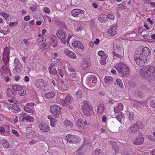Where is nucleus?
<instances>
[{"instance_id":"09e8293b","label":"nucleus","mask_w":155,"mask_h":155,"mask_svg":"<svg viewBox=\"0 0 155 155\" xmlns=\"http://www.w3.org/2000/svg\"><path fill=\"white\" fill-rule=\"evenodd\" d=\"M51 40L53 42H56L57 41V39L55 35H52L51 36Z\"/></svg>"},{"instance_id":"9d476101","label":"nucleus","mask_w":155,"mask_h":155,"mask_svg":"<svg viewBox=\"0 0 155 155\" xmlns=\"http://www.w3.org/2000/svg\"><path fill=\"white\" fill-rule=\"evenodd\" d=\"M14 64L15 65V69L17 73H19L22 70V65L17 58H15Z\"/></svg>"},{"instance_id":"473e14b6","label":"nucleus","mask_w":155,"mask_h":155,"mask_svg":"<svg viewBox=\"0 0 155 155\" xmlns=\"http://www.w3.org/2000/svg\"><path fill=\"white\" fill-rule=\"evenodd\" d=\"M104 109V105L103 104H101L98 107L97 111L99 114H102Z\"/></svg>"},{"instance_id":"7c9ffc66","label":"nucleus","mask_w":155,"mask_h":155,"mask_svg":"<svg viewBox=\"0 0 155 155\" xmlns=\"http://www.w3.org/2000/svg\"><path fill=\"white\" fill-rule=\"evenodd\" d=\"M104 80L106 84H111L113 81V78L110 76H106Z\"/></svg>"},{"instance_id":"603ef678","label":"nucleus","mask_w":155,"mask_h":155,"mask_svg":"<svg viewBox=\"0 0 155 155\" xmlns=\"http://www.w3.org/2000/svg\"><path fill=\"white\" fill-rule=\"evenodd\" d=\"M113 53L114 57H116L120 59H121L123 57V56L116 53L115 52H113Z\"/></svg>"},{"instance_id":"774afa93","label":"nucleus","mask_w":155,"mask_h":155,"mask_svg":"<svg viewBox=\"0 0 155 155\" xmlns=\"http://www.w3.org/2000/svg\"><path fill=\"white\" fill-rule=\"evenodd\" d=\"M58 71L61 78H63L64 75L63 72L59 68H58Z\"/></svg>"},{"instance_id":"4c0bfd02","label":"nucleus","mask_w":155,"mask_h":155,"mask_svg":"<svg viewBox=\"0 0 155 155\" xmlns=\"http://www.w3.org/2000/svg\"><path fill=\"white\" fill-rule=\"evenodd\" d=\"M1 144L3 146L6 148H8L9 147L8 142L6 140H3L1 141Z\"/></svg>"},{"instance_id":"423d86ee","label":"nucleus","mask_w":155,"mask_h":155,"mask_svg":"<svg viewBox=\"0 0 155 155\" xmlns=\"http://www.w3.org/2000/svg\"><path fill=\"white\" fill-rule=\"evenodd\" d=\"M50 110L53 116L55 118H58L61 113V107L57 104L51 106L50 107Z\"/></svg>"},{"instance_id":"58836bf2","label":"nucleus","mask_w":155,"mask_h":155,"mask_svg":"<svg viewBox=\"0 0 155 155\" xmlns=\"http://www.w3.org/2000/svg\"><path fill=\"white\" fill-rule=\"evenodd\" d=\"M26 115V114H22L21 113L18 115V119L20 121H24L25 119V117Z\"/></svg>"},{"instance_id":"79ce46f5","label":"nucleus","mask_w":155,"mask_h":155,"mask_svg":"<svg viewBox=\"0 0 155 155\" xmlns=\"http://www.w3.org/2000/svg\"><path fill=\"white\" fill-rule=\"evenodd\" d=\"M0 15L5 19H6L10 16L9 14L5 12H0Z\"/></svg>"},{"instance_id":"cd10ccee","label":"nucleus","mask_w":155,"mask_h":155,"mask_svg":"<svg viewBox=\"0 0 155 155\" xmlns=\"http://www.w3.org/2000/svg\"><path fill=\"white\" fill-rule=\"evenodd\" d=\"M118 120L120 122L124 121L125 119L124 114L122 112H120L118 114L117 117Z\"/></svg>"},{"instance_id":"f257e3e1","label":"nucleus","mask_w":155,"mask_h":155,"mask_svg":"<svg viewBox=\"0 0 155 155\" xmlns=\"http://www.w3.org/2000/svg\"><path fill=\"white\" fill-rule=\"evenodd\" d=\"M155 72V67L151 65L143 67L139 71L141 76L144 78H148L153 75Z\"/></svg>"},{"instance_id":"338daca9","label":"nucleus","mask_w":155,"mask_h":155,"mask_svg":"<svg viewBox=\"0 0 155 155\" xmlns=\"http://www.w3.org/2000/svg\"><path fill=\"white\" fill-rule=\"evenodd\" d=\"M148 138L149 140L151 141H155V137H154L153 136L150 135L148 136Z\"/></svg>"},{"instance_id":"052dcab7","label":"nucleus","mask_w":155,"mask_h":155,"mask_svg":"<svg viewBox=\"0 0 155 155\" xmlns=\"http://www.w3.org/2000/svg\"><path fill=\"white\" fill-rule=\"evenodd\" d=\"M12 133L15 135L17 137H18L19 136V134L18 131L15 130L13 129L12 131Z\"/></svg>"},{"instance_id":"5701e85b","label":"nucleus","mask_w":155,"mask_h":155,"mask_svg":"<svg viewBox=\"0 0 155 155\" xmlns=\"http://www.w3.org/2000/svg\"><path fill=\"white\" fill-rule=\"evenodd\" d=\"M44 80L42 79H38L35 81V84L37 88H41L44 86Z\"/></svg>"},{"instance_id":"a878e982","label":"nucleus","mask_w":155,"mask_h":155,"mask_svg":"<svg viewBox=\"0 0 155 155\" xmlns=\"http://www.w3.org/2000/svg\"><path fill=\"white\" fill-rule=\"evenodd\" d=\"M48 70L50 73L51 74L55 75L57 73L56 68L54 66H52V64L50 65Z\"/></svg>"},{"instance_id":"2eb2a0df","label":"nucleus","mask_w":155,"mask_h":155,"mask_svg":"<svg viewBox=\"0 0 155 155\" xmlns=\"http://www.w3.org/2000/svg\"><path fill=\"white\" fill-rule=\"evenodd\" d=\"M51 64H52L53 66H55L58 67L61 65V61L54 57L51 58Z\"/></svg>"},{"instance_id":"a211bd4d","label":"nucleus","mask_w":155,"mask_h":155,"mask_svg":"<svg viewBox=\"0 0 155 155\" xmlns=\"http://www.w3.org/2000/svg\"><path fill=\"white\" fill-rule=\"evenodd\" d=\"M6 93L8 97H14L16 94V92L12 88H8L7 89Z\"/></svg>"},{"instance_id":"7ed1b4c3","label":"nucleus","mask_w":155,"mask_h":155,"mask_svg":"<svg viewBox=\"0 0 155 155\" xmlns=\"http://www.w3.org/2000/svg\"><path fill=\"white\" fill-rule=\"evenodd\" d=\"M114 67L123 76H127L130 72L128 66L122 63L117 64L114 65Z\"/></svg>"},{"instance_id":"8fccbe9b","label":"nucleus","mask_w":155,"mask_h":155,"mask_svg":"<svg viewBox=\"0 0 155 155\" xmlns=\"http://www.w3.org/2000/svg\"><path fill=\"white\" fill-rule=\"evenodd\" d=\"M67 66L69 71L74 72L76 71L75 69L71 67L69 64H67Z\"/></svg>"},{"instance_id":"0eeeda50","label":"nucleus","mask_w":155,"mask_h":155,"mask_svg":"<svg viewBox=\"0 0 155 155\" xmlns=\"http://www.w3.org/2000/svg\"><path fill=\"white\" fill-rule=\"evenodd\" d=\"M143 127V124L141 122L137 121L136 123L131 126L129 128V134L130 135L135 134L140 129H141Z\"/></svg>"},{"instance_id":"20e7f679","label":"nucleus","mask_w":155,"mask_h":155,"mask_svg":"<svg viewBox=\"0 0 155 155\" xmlns=\"http://www.w3.org/2000/svg\"><path fill=\"white\" fill-rule=\"evenodd\" d=\"M147 56L140 54H136L134 56V60L137 64L139 66L142 67L144 66L147 62Z\"/></svg>"},{"instance_id":"680f3d73","label":"nucleus","mask_w":155,"mask_h":155,"mask_svg":"<svg viewBox=\"0 0 155 155\" xmlns=\"http://www.w3.org/2000/svg\"><path fill=\"white\" fill-rule=\"evenodd\" d=\"M90 141V139L88 138H84V143L86 144H90L89 142Z\"/></svg>"},{"instance_id":"f704fd0d","label":"nucleus","mask_w":155,"mask_h":155,"mask_svg":"<svg viewBox=\"0 0 155 155\" xmlns=\"http://www.w3.org/2000/svg\"><path fill=\"white\" fill-rule=\"evenodd\" d=\"M55 95V94L54 92H50L46 94L45 97L47 99H51L53 98Z\"/></svg>"},{"instance_id":"4be33fe9","label":"nucleus","mask_w":155,"mask_h":155,"mask_svg":"<svg viewBox=\"0 0 155 155\" xmlns=\"http://www.w3.org/2000/svg\"><path fill=\"white\" fill-rule=\"evenodd\" d=\"M38 127L43 132H47L50 130V126L46 124H40Z\"/></svg>"},{"instance_id":"f03ea898","label":"nucleus","mask_w":155,"mask_h":155,"mask_svg":"<svg viewBox=\"0 0 155 155\" xmlns=\"http://www.w3.org/2000/svg\"><path fill=\"white\" fill-rule=\"evenodd\" d=\"M81 109L86 116H90L93 111V108L89 102L87 101H83L81 104Z\"/></svg>"},{"instance_id":"a19ab883","label":"nucleus","mask_w":155,"mask_h":155,"mask_svg":"<svg viewBox=\"0 0 155 155\" xmlns=\"http://www.w3.org/2000/svg\"><path fill=\"white\" fill-rule=\"evenodd\" d=\"M57 120L55 119H53L50 120V124L51 126L53 127H55L56 126Z\"/></svg>"},{"instance_id":"dca6fc26","label":"nucleus","mask_w":155,"mask_h":155,"mask_svg":"<svg viewBox=\"0 0 155 155\" xmlns=\"http://www.w3.org/2000/svg\"><path fill=\"white\" fill-rule=\"evenodd\" d=\"M139 54L146 56L148 58L151 54L150 51L148 48L145 47L143 48L142 51Z\"/></svg>"},{"instance_id":"6ab92c4d","label":"nucleus","mask_w":155,"mask_h":155,"mask_svg":"<svg viewBox=\"0 0 155 155\" xmlns=\"http://www.w3.org/2000/svg\"><path fill=\"white\" fill-rule=\"evenodd\" d=\"M117 26H114L108 30L107 32L110 36H114L117 33Z\"/></svg>"},{"instance_id":"0e129e2a","label":"nucleus","mask_w":155,"mask_h":155,"mask_svg":"<svg viewBox=\"0 0 155 155\" xmlns=\"http://www.w3.org/2000/svg\"><path fill=\"white\" fill-rule=\"evenodd\" d=\"M0 117L1 118V120H8L9 121V119L6 116H4L2 114H0Z\"/></svg>"},{"instance_id":"de8ad7c7","label":"nucleus","mask_w":155,"mask_h":155,"mask_svg":"<svg viewBox=\"0 0 155 155\" xmlns=\"http://www.w3.org/2000/svg\"><path fill=\"white\" fill-rule=\"evenodd\" d=\"M24 110L25 111L31 113H33L34 111L28 107H24Z\"/></svg>"},{"instance_id":"aec40b11","label":"nucleus","mask_w":155,"mask_h":155,"mask_svg":"<svg viewBox=\"0 0 155 155\" xmlns=\"http://www.w3.org/2000/svg\"><path fill=\"white\" fill-rule=\"evenodd\" d=\"M64 53L66 55L71 58L75 59L76 58L77 56L74 53L67 49L64 51Z\"/></svg>"},{"instance_id":"2f4dec72","label":"nucleus","mask_w":155,"mask_h":155,"mask_svg":"<svg viewBox=\"0 0 155 155\" xmlns=\"http://www.w3.org/2000/svg\"><path fill=\"white\" fill-rule=\"evenodd\" d=\"M107 19V15L101 14L98 18V20L101 23L105 22Z\"/></svg>"},{"instance_id":"f3484780","label":"nucleus","mask_w":155,"mask_h":155,"mask_svg":"<svg viewBox=\"0 0 155 155\" xmlns=\"http://www.w3.org/2000/svg\"><path fill=\"white\" fill-rule=\"evenodd\" d=\"M144 139L142 136L138 137L133 142V144L135 145H140L143 143Z\"/></svg>"},{"instance_id":"bb28decb","label":"nucleus","mask_w":155,"mask_h":155,"mask_svg":"<svg viewBox=\"0 0 155 155\" xmlns=\"http://www.w3.org/2000/svg\"><path fill=\"white\" fill-rule=\"evenodd\" d=\"M113 48L114 50L117 53H120L121 51H123V54L124 55V52L123 50L118 44L115 43L114 46Z\"/></svg>"},{"instance_id":"b1692460","label":"nucleus","mask_w":155,"mask_h":155,"mask_svg":"<svg viewBox=\"0 0 155 155\" xmlns=\"http://www.w3.org/2000/svg\"><path fill=\"white\" fill-rule=\"evenodd\" d=\"M10 52L7 47L4 49V51L3 52V58H5L7 60H9Z\"/></svg>"},{"instance_id":"1a4fd4ad","label":"nucleus","mask_w":155,"mask_h":155,"mask_svg":"<svg viewBox=\"0 0 155 155\" xmlns=\"http://www.w3.org/2000/svg\"><path fill=\"white\" fill-rule=\"evenodd\" d=\"M88 124L86 120H83L81 118L77 120L76 122L77 127L80 129H85Z\"/></svg>"},{"instance_id":"bf43d9fd","label":"nucleus","mask_w":155,"mask_h":155,"mask_svg":"<svg viewBox=\"0 0 155 155\" xmlns=\"http://www.w3.org/2000/svg\"><path fill=\"white\" fill-rule=\"evenodd\" d=\"M107 19L110 20H113L114 18V16L113 15L111 14H108L107 15Z\"/></svg>"},{"instance_id":"3c124183","label":"nucleus","mask_w":155,"mask_h":155,"mask_svg":"<svg viewBox=\"0 0 155 155\" xmlns=\"http://www.w3.org/2000/svg\"><path fill=\"white\" fill-rule=\"evenodd\" d=\"M11 98V99H9L8 101L11 103H13L15 104H16L18 103V101L16 99L14 98V97H10Z\"/></svg>"},{"instance_id":"412c9836","label":"nucleus","mask_w":155,"mask_h":155,"mask_svg":"<svg viewBox=\"0 0 155 155\" xmlns=\"http://www.w3.org/2000/svg\"><path fill=\"white\" fill-rule=\"evenodd\" d=\"M73 46L74 48H76L81 50H83L84 46L83 44L80 41H74L72 43Z\"/></svg>"},{"instance_id":"37998d69","label":"nucleus","mask_w":155,"mask_h":155,"mask_svg":"<svg viewBox=\"0 0 155 155\" xmlns=\"http://www.w3.org/2000/svg\"><path fill=\"white\" fill-rule=\"evenodd\" d=\"M88 65V62L86 61H84L81 63V66L84 68H87Z\"/></svg>"},{"instance_id":"13d9d810","label":"nucleus","mask_w":155,"mask_h":155,"mask_svg":"<svg viewBox=\"0 0 155 155\" xmlns=\"http://www.w3.org/2000/svg\"><path fill=\"white\" fill-rule=\"evenodd\" d=\"M48 45L46 43L43 44L41 46V48L44 50L47 49L48 48Z\"/></svg>"},{"instance_id":"c9c22d12","label":"nucleus","mask_w":155,"mask_h":155,"mask_svg":"<svg viewBox=\"0 0 155 155\" xmlns=\"http://www.w3.org/2000/svg\"><path fill=\"white\" fill-rule=\"evenodd\" d=\"M94 155H104L103 151L100 149H97L93 151Z\"/></svg>"},{"instance_id":"c03bdc74","label":"nucleus","mask_w":155,"mask_h":155,"mask_svg":"<svg viewBox=\"0 0 155 155\" xmlns=\"http://www.w3.org/2000/svg\"><path fill=\"white\" fill-rule=\"evenodd\" d=\"M2 72H4L5 71L6 72H8L9 71V68L8 65H3L2 67Z\"/></svg>"},{"instance_id":"4d7b16f0","label":"nucleus","mask_w":155,"mask_h":155,"mask_svg":"<svg viewBox=\"0 0 155 155\" xmlns=\"http://www.w3.org/2000/svg\"><path fill=\"white\" fill-rule=\"evenodd\" d=\"M112 148L113 150L115 151V153H117L118 152V148L117 145H113L112 147Z\"/></svg>"},{"instance_id":"4468645a","label":"nucleus","mask_w":155,"mask_h":155,"mask_svg":"<svg viewBox=\"0 0 155 155\" xmlns=\"http://www.w3.org/2000/svg\"><path fill=\"white\" fill-rule=\"evenodd\" d=\"M71 101V97L69 95L67 96L64 99H60V102L62 105L66 106L69 104Z\"/></svg>"},{"instance_id":"ea45409f","label":"nucleus","mask_w":155,"mask_h":155,"mask_svg":"<svg viewBox=\"0 0 155 155\" xmlns=\"http://www.w3.org/2000/svg\"><path fill=\"white\" fill-rule=\"evenodd\" d=\"M59 84H60V85H59L60 87H61L62 89H65L67 88V86L65 85L64 81L63 80H61L59 82Z\"/></svg>"},{"instance_id":"c756f323","label":"nucleus","mask_w":155,"mask_h":155,"mask_svg":"<svg viewBox=\"0 0 155 155\" xmlns=\"http://www.w3.org/2000/svg\"><path fill=\"white\" fill-rule=\"evenodd\" d=\"M64 126L67 128H71L73 127L72 123L70 120H65L64 122Z\"/></svg>"},{"instance_id":"864d4df0","label":"nucleus","mask_w":155,"mask_h":155,"mask_svg":"<svg viewBox=\"0 0 155 155\" xmlns=\"http://www.w3.org/2000/svg\"><path fill=\"white\" fill-rule=\"evenodd\" d=\"M26 91L23 90H20L18 91L19 95L21 96H23L25 95L26 94Z\"/></svg>"},{"instance_id":"e433bc0d","label":"nucleus","mask_w":155,"mask_h":155,"mask_svg":"<svg viewBox=\"0 0 155 155\" xmlns=\"http://www.w3.org/2000/svg\"><path fill=\"white\" fill-rule=\"evenodd\" d=\"M25 117V120L29 122H33L34 121V118L26 114Z\"/></svg>"},{"instance_id":"5fc2aeb1","label":"nucleus","mask_w":155,"mask_h":155,"mask_svg":"<svg viewBox=\"0 0 155 155\" xmlns=\"http://www.w3.org/2000/svg\"><path fill=\"white\" fill-rule=\"evenodd\" d=\"M82 91L80 89L77 91L76 92V95L78 97H80L82 95Z\"/></svg>"},{"instance_id":"f8f14e48","label":"nucleus","mask_w":155,"mask_h":155,"mask_svg":"<svg viewBox=\"0 0 155 155\" xmlns=\"http://www.w3.org/2000/svg\"><path fill=\"white\" fill-rule=\"evenodd\" d=\"M84 12L85 11L84 10H81L79 9H75L72 10L71 14L73 16L77 17L79 16V15L83 14Z\"/></svg>"},{"instance_id":"72a5a7b5","label":"nucleus","mask_w":155,"mask_h":155,"mask_svg":"<svg viewBox=\"0 0 155 155\" xmlns=\"http://www.w3.org/2000/svg\"><path fill=\"white\" fill-rule=\"evenodd\" d=\"M12 87L15 91H18L20 90H22L23 88L22 86L17 84L13 85L12 86Z\"/></svg>"},{"instance_id":"393cba45","label":"nucleus","mask_w":155,"mask_h":155,"mask_svg":"<svg viewBox=\"0 0 155 155\" xmlns=\"http://www.w3.org/2000/svg\"><path fill=\"white\" fill-rule=\"evenodd\" d=\"M9 109L11 110V111L15 113L19 112L20 111V107L17 105H14L12 106H11L9 107Z\"/></svg>"},{"instance_id":"c85d7f7f","label":"nucleus","mask_w":155,"mask_h":155,"mask_svg":"<svg viewBox=\"0 0 155 155\" xmlns=\"http://www.w3.org/2000/svg\"><path fill=\"white\" fill-rule=\"evenodd\" d=\"M124 107L123 105L121 103H119L117 106L115 107L114 108V111L115 113L120 112V111L123 110Z\"/></svg>"},{"instance_id":"ddd939ff","label":"nucleus","mask_w":155,"mask_h":155,"mask_svg":"<svg viewBox=\"0 0 155 155\" xmlns=\"http://www.w3.org/2000/svg\"><path fill=\"white\" fill-rule=\"evenodd\" d=\"M69 80L72 84L78 83L79 79L77 75L74 73H72L70 74V76L69 78Z\"/></svg>"},{"instance_id":"69168bd1","label":"nucleus","mask_w":155,"mask_h":155,"mask_svg":"<svg viewBox=\"0 0 155 155\" xmlns=\"http://www.w3.org/2000/svg\"><path fill=\"white\" fill-rule=\"evenodd\" d=\"M143 41H147L148 40V35L147 34H144L143 35Z\"/></svg>"},{"instance_id":"a18cd8bd","label":"nucleus","mask_w":155,"mask_h":155,"mask_svg":"<svg viewBox=\"0 0 155 155\" xmlns=\"http://www.w3.org/2000/svg\"><path fill=\"white\" fill-rule=\"evenodd\" d=\"M116 83L120 87H123V83L121 79L117 78L116 79Z\"/></svg>"},{"instance_id":"9b49d317","label":"nucleus","mask_w":155,"mask_h":155,"mask_svg":"<svg viewBox=\"0 0 155 155\" xmlns=\"http://www.w3.org/2000/svg\"><path fill=\"white\" fill-rule=\"evenodd\" d=\"M98 55L100 57V62L101 64L104 65L106 63V60L107 58L104 52L102 51H99Z\"/></svg>"},{"instance_id":"39448f33","label":"nucleus","mask_w":155,"mask_h":155,"mask_svg":"<svg viewBox=\"0 0 155 155\" xmlns=\"http://www.w3.org/2000/svg\"><path fill=\"white\" fill-rule=\"evenodd\" d=\"M67 141L71 144H78L81 141V139L77 135L68 134L65 137Z\"/></svg>"},{"instance_id":"6e6552de","label":"nucleus","mask_w":155,"mask_h":155,"mask_svg":"<svg viewBox=\"0 0 155 155\" xmlns=\"http://www.w3.org/2000/svg\"><path fill=\"white\" fill-rule=\"evenodd\" d=\"M56 35L60 40L63 43L67 42V34L65 31L62 29L58 30L56 32Z\"/></svg>"},{"instance_id":"49530a36","label":"nucleus","mask_w":155,"mask_h":155,"mask_svg":"<svg viewBox=\"0 0 155 155\" xmlns=\"http://www.w3.org/2000/svg\"><path fill=\"white\" fill-rule=\"evenodd\" d=\"M97 81V79L95 77H94L93 75L90 76V81L91 82L95 84L96 83Z\"/></svg>"},{"instance_id":"e2e57ef3","label":"nucleus","mask_w":155,"mask_h":155,"mask_svg":"<svg viewBox=\"0 0 155 155\" xmlns=\"http://www.w3.org/2000/svg\"><path fill=\"white\" fill-rule=\"evenodd\" d=\"M44 11L45 13L48 14L50 13V11L48 7H45L44 8Z\"/></svg>"},{"instance_id":"6e6d98bb","label":"nucleus","mask_w":155,"mask_h":155,"mask_svg":"<svg viewBox=\"0 0 155 155\" xmlns=\"http://www.w3.org/2000/svg\"><path fill=\"white\" fill-rule=\"evenodd\" d=\"M134 114L133 112H131L129 113V118L130 120L134 119Z\"/></svg>"}]
</instances>
